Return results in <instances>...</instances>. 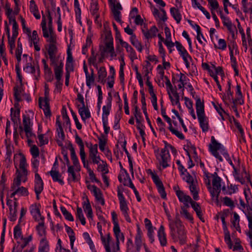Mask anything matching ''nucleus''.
I'll return each mask as SVG.
<instances>
[{
  "instance_id": "39448f33",
  "label": "nucleus",
  "mask_w": 252,
  "mask_h": 252,
  "mask_svg": "<svg viewBox=\"0 0 252 252\" xmlns=\"http://www.w3.org/2000/svg\"><path fill=\"white\" fill-rule=\"evenodd\" d=\"M223 146L220 143L218 142L214 136L211 137V144L209 145V149L212 154L220 161L221 162L223 161L222 157L219 155L218 152V150H220V152L222 151Z\"/></svg>"
},
{
  "instance_id": "5701e85b",
  "label": "nucleus",
  "mask_w": 252,
  "mask_h": 252,
  "mask_svg": "<svg viewBox=\"0 0 252 252\" xmlns=\"http://www.w3.org/2000/svg\"><path fill=\"white\" fill-rule=\"evenodd\" d=\"M68 149L70 151L71 159L72 160L73 164L74 166L77 167L78 165H79V162L76 155L75 149L71 143L68 145Z\"/></svg>"
},
{
  "instance_id": "423d86ee",
  "label": "nucleus",
  "mask_w": 252,
  "mask_h": 252,
  "mask_svg": "<svg viewBox=\"0 0 252 252\" xmlns=\"http://www.w3.org/2000/svg\"><path fill=\"white\" fill-rule=\"evenodd\" d=\"M49 59L51 64H56L58 61V58L57 57L58 48L56 45L48 44L46 46Z\"/></svg>"
},
{
  "instance_id": "72a5a7b5",
  "label": "nucleus",
  "mask_w": 252,
  "mask_h": 252,
  "mask_svg": "<svg viewBox=\"0 0 252 252\" xmlns=\"http://www.w3.org/2000/svg\"><path fill=\"white\" fill-rule=\"evenodd\" d=\"M240 217L236 212L233 213V219L232 220V226L236 228V229L239 232H241V228L239 225Z\"/></svg>"
},
{
  "instance_id": "603ef678",
  "label": "nucleus",
  "mask_w": 252,
  "mask_h": 252,
  "mask_svg": "<svg viewBox=\"0 0 252 252\" xmlns=\"http://www.w3.org/2000/svg\"><path fill=\"white\" fill-rule=\"evenodd\" d=\"M42 30L43 32V35L44 37H48L49 36V32L47 31L46 27V22L45 17L44 15L42 16V20L41 23Z\"/></svg>"
},
{
  "instance_id": "f257e3e1",
  "label": "nucleus",
  "mask_w": 252,
  "mask_h": 252,
  "mask_svg": "<svg viewBox=\"0 0 252 252\" xmlns=\"http://www.w3.org/2000/svg\"><path fill=\"white\" fill-rule=\"evenodd\" d=\"M169 227L172 239L175 241L178 240L181 245L185 244L187 239L186 232L180 219L177 218L175 220L169 219Z\"/></svg>"
},
{
  "instance_id": "58836bf2",
  "label": "nucleus",
  "mask_w": 252,
  "mask_h": 252,
  "mask_svg": "<svg viewBox=\"0 0 252 252\" xmlns=\"http://www.w3.org/2000/svg\"><path fill=\"white\" fill-rule=\"evenodd\" d=\"M131 43L137 49V50L141 52L142 51V46L140 42L137 39L136 35H132L130 37Z\"/></svg>"
},
{
  "instance_id": "a19ab883",
  "label": "nucleus",
  "mask_w": 252,
  "mask_h": 252,
  "mask_svg": "<svg viewBox=\"0 0 252 252\" xmlns=\"http://www.w3.org/2000/svg\"><path fill=\"white\" fill-rule=\"evenodd\" d=\"M17 207L14 205L8 207L10 212L9 218L11 221H14L17 219Z\"/></svg>"
},
{
  "instance_id": "0e129e2a",
  "label": "nucleus",
  "mask_w": 252,
  "mask_h": 252,
  "mask_svg": "<svg viewBox=\"0 0 252 252\" xmlns=\"http://www.w3.org/2000/svg\"><path fill=\"white\" fill-rule=\"evenodd\" d=\"M14 95L15 100L17 101H20L21 100V91L20 88L18 87H15L14 88Z\"/></svg>"
},
{
  "instance_id": "e2e57ef3",
  "label": "nucleus",
  "mask_w": 252,
  "mask_h": 252,
  "mask_svg": "<svg viewBox=\"0 0 252 252\" xmlns=\"http://www.w3.org/2000/svg\"><path fill=\"white\" fill-rule=\"evenodd\" d=\"M248 220V227L252 228V210H247L244 212Z\"/></svg>"
},
{
  "instance_id": "8fccbe9b",
  "label": "nucleus",
  "mask_w": 252,
  "mask_h": 252,
  "mask_svg": "<svg viewBox=\"0 0 252 252\" xmlns=\"http://www.w3.org/2000/svg\"><path fill=\"white\" fill-rule=\"evenodd\" d=\"M23 123L24 125V130L31 128L32 124L31 119L29 117H27L25 115L23 116Z\"/></svg>"
},
{
  "instance_id": "4be33fe9",
  "label": "nucleus",
  "mask_w": 252,
  "mask_h": 252,
  "mask_svg": "<svg viewBox=\"0 0 252 252\" xmlns=\"http://www.w3.org/2000/svg\"><path fill=\"white\" fill-rule=\"evenodd\" d=\"M24 70L26 72L34 74V76H35L36 79H37V77L39 76V67L35 68L30 63H28L27 64L26 66L25 67H24Z\"/></svg>"
},
{
  "instance_id": "4d7b16f0",
  "label": "nucleus",
  "mask_w": 252,
  "mask_h": 252,
  "mask_svg": "<svg viewBox=\"0 0 252 252\" xmlns=\"http://www.w3.org/2000/svg\"><path fill=\"white\" fill-rule=\"evenodd\" d=\"M227 30L231 34L232 38L233 39H235L236 35L237 33V30L236 26L233 24L226 27Z\"/></svg>"
},
{
  "instance_id": "f704fd0d",
  "label": "nucleus",
  "mask_w": 252,
  "mask_h": 252,
  "mask_svg": "<svg viewBox=\"0 0 252 252\" xmlns=\"http://www.w3.org/2000/svg\"><path fill=\"white\" fill-rule=\"evenodd\" d=\"M86 145L89 149L90 158L97 155L98 153L97 144L93 145L91 143L86 142Z\"/></svg>"
},
{
  "instance_id": "7c9ffc66",
  "label": "nucleus",
  "mask_w": 252,
  "mask_h": 252,
  "mask_svg": "<svg viewBox=\"0 0 252 252\" xmlns=\"http://www.w3.org/2000/svg\"><path fill=\"white\" fill-rule=\"evenodd\" d=\"M65 229L70 239L71 248L73 250L74 242L75 240L74 232L71 227L67 225H65Z\"/></svg>"
},
{
  "instance_id": "338daca9",
  "label": "nucleus",
  "mask_w": 252,
  "mask_h": 252,
  "mask_svg": "<svg viewBox=\"0 0 252 252\" xmlns=\"http://www.w3.org/2000/svg\"><path fill=\"white\" fill-rule=\"evenodd\" d=\"M39 105L40 108H42L43 109L50 107L48 100L46 97L42 101L41 98L40 97L39 98Z\"/></svg>"
},
{
  "instance_id": "c756f323",
  "label": "nucleus",
  "mask_w": 252,
  "mask_h": 252,
  "mask_svg": "<svg viewBox=\"0 0 252 252\" xmlns=\"http://www.w3.org/2000/svg\"><path fill=\"white\" fill-rule=\"evenodd\" d=\"M244 193L247 203V210H252V201L251 200L252 196L250 194V189H245Z\"/></svg>"
},
{
  "instance_id": "20e7f679",
  "label": "nucleus",
  "mask_w": 252,
  "mask_h": 252,
  "mask_svg": "<svg viewBox=\"0 0 252 252\" xmlns=\"http://www.w3.org/2000/svg\"><path fill=\"white\" fill-rule=\"evenodd\" d=\"M213 177L212 188L210 180H208V189L210 192L211 196L213 198H215L216 200L218 199L221 190V178L219 177L218 174L215 172L212 174Z\"/></svg>"
},
{
  "instance_id": "37998d69",
  "label": "nucleus",
  "mask_w": 252,
  "mask_h": 252,
  "mask_svg": "<svg viewBox=\"0 0 252 252\" xmlns=\"http://www.w3.org/2000/svg\"><path fill=\"white\" fill-rule=\"evenodd\" d=\"M180 214L187 220L190 221L191 222H193V217L192 215L188 212L185 207H181Z\"/></svg>"
},
{
  "instance_id": "e433bc0d",
  "label": "nucleus",
  "mask_w": 252,
  "mask_h": 252,
  "mask_svg": "<svg viewBox=\"0 0 252 252\" xmlns=\"http://www.w3.org/2000/svg\"><path fill=\"white\" fill-rule=\"evenodd\" d=\"M38 235L41 237H44L46 233L44 220H41L38 222V224L36 227Z\"/></svg>"
},
{
  "instance_id": "6ab92c4d",
  "label": "nucleus",
  "mask_w": 252,
  "mask_h": 252,
  "mask_svg": "<svg viewBox=\"0 0 252 252\" xmlns=\"http://www.w3.org/2000/svg\"><path fill=\"white\" fill-rule=\"evenodd\" d=\"M118 197L120 201V206L121 211L128 210V207L126 201L123 194V192L120 190H118Z\"/></svg>"
},
{
  "instance_id": "6e6d98bb",
  "label": "nucleus",
  "mask_w": 252,
  "mask_h": 252,
  "mask_svg": "<svg viewBox=\"0 0 252 252\" xmlns=\"http://www.w3.org/2000/svg\"><path fill=\"white\" fill-rule=\"evenodd\" d=\"M169 129L173 134L175 135L179 139L183 140L185 138L184 135L180 131L174 129L173 127L172 124L169 126Z\"/></svg>"
},
{
  "instance_id": "bb28decb",
  "label": "nucleus",
  "mask_w": 252,
  "mask_h": 252,
  "mask_svg": "<svg viewBox=\"0 0 252 252\" xmlns=\"http://www.w3.org/2000/svg\"><path fill=\"white\" fill-rule=\"evenodd\" d=\"M224 233V241L227 245L229 249H231L232 247V243L231 241L229 232L227 228L226 224L223 225Z\"/></svg>"
},
{
  "instance_id": "a211bd4d",
  "label": "nucleus",
  "mask_w": 252,
  "mask_h": 252,
  "mask_svg": "<svg viewBox=\"0 0 252 252\" xmlns=\"http://www.w3.org/2000/svg\"><path fill=\"white\" fill-rule=\"evenodd\" d=\"M43 189V182L38 174H35L34 191L42 192Z\"/></svg>"
},
{
  "instance_id": "f3484780",
  "label": "nucleus",
  "mask_w": 252,
  "mask_h": 252,
  "mask_svg": "<svg viewBox=\"0 0 252 252\" xmlns=\"http://www.w3.org/2000/svg\"><path fill=\"white\" fill-rule=\"evenodd\" d=\"M158 236L161 246H166L167 244V240L164 231V227L162 225H160L158 229Z\"/></svg>"
},
{
  "instance_id": "c85d7f7f",
  "label": "nucleus",
  "mask_w": 252,
  "mask_h": 252,
  "mask_svg": "<svg viewBox=\"0 0 252 252\" xmlns=\"http://www.w3.org/2000/svg\"><path fill=\"white\" fill-rule=\"evenodd\" d=\"M98 82L104 84L105 82V78L107 76V72L104 67L102 66L98 70Z\"/></svg>"
},
{
  "instance_id": "aec40b11",
  "label": "nucleus",
  "mask_w": 252,
  "mask_h": 252,
  "mask_svg": "<svg viewBox=\"0 0 252 252\" xmlns=\"http://www.w3.org/2000/svg\"><path fill=\"white\" fill-rule=\"evenodd\" d=\"M113 231L116 236L117 242H120V241H124L125 237L124 234L121 233L119 224L117 222H114Z\"/></svg>"
},
{
  "instance_id": "cd10ccee",
  "label": "nucleus",
  "mask_w": 252,
  "mask_h": 252,
  "mask_svg": "<svg viewBox=\"0 0 252 252\" xmlns=\"http://www.w3.org/2000/svg\"><path fill=\"white\" fill-rule=\"evenodd\" d=\"M94 190L92 193L94 196L96 200L102 205H104V200L102 197V194L100 189L97 187H94Z\"/></svg>"
},
{
  "instance_id": "de8ad7c7",
  "label": "nucleus",
  "mask_w": 252,
  "mask_h": 252,
  "mask_svg": "<svg viewBox=\"0 0 252 252\" xmlns=\"http://www.w3.org/2000/svg\"><path fill=\"white\" fill-rule=\"evenodd\" d=\"M61 211L65 218L69 221H73L74 219L72 215L63 206L61 207Z\"/></svg>"
},
{
  "instance_id": "864d4df0",
  "label": "nucleus",
  "mask_w": 252,
  "mask_h": 252,
  "mask_svg": "<svg viewBox=\"0 0 252 252\" xmlns=\"http://www.w3.org/2000/svg\"><path fill=\"white\" fill-rule=\"evenodd\" d=\"M47 39V41L49 42V44L56 45L57 43V36L55 33L53 32L49 33V36L46 37Z\"/></svg>"
},
{
  "instance_id": "f8f14e48",
  "label": "nucleus",
  "mask_w": 252,
  "mask_h": 252,
  "mask_svg": "<svg viewBox=\"0 0 252 252\" xmlns=\"http://www.w3.org/2000/svg\"><path fill=\"white\" fill-rule=\"evenodd\" d=\"M31 213L36 221L39 222L41 220H44V218L41 216L39 208L36 205L31 207Z\"/></svg>"
},
{
  "instance_id": "412c9836",
  "label": "nucleus",
  "mask_w": 252,
  "mask_h": 252,
  "mask_svg": "<svg viewBox=\"0 0 252 252\" xmlns=\"http://www.w3.org/2000/svg\"><path fill=\"white\" fill-rule=\"evenodd\" d=\"M176 194L179 201L182 203H185L186 202H190L192 200L189 195L185 194L184 192L180 189L176 190Z\"/></svg>"
},
{
  "instance_id": "5fc2aeb1",
  "label": "nucleus",
  "mask_w": 252,
  "mask_h": 252,
  "mask_svg": "<svg viewBox=\"0 0 252 252\" xmlns=\"http://www.w3.org/2000/svg\"><path fill=\"white\" fill-rule=\"evenodd\" d=\"M32 239V236L31 235L29 236L28 237L22 238L21 242H19L20 248L22 250L23 249L29 244V243L31 241Z\"/></svg>"
},
{
  "instance_id": "473e14b6",
  "label": "nucleus",
  "mask_w": 252,
  "mask_h": 252,
  "mask_svg": "<svg viewBox=\"0 0 252 252\" xmlns=\"http://www.w3.org/2000/svg\"><path fill=\"white\" fill-rule=\"evenodd\" d=\"M189 189L192 195L193 198L195 200H198L199 199V196L198 189L197 188V184L195 183L189 185Z\"/></svg>"
},
{
  "instance_id": "2eb2a0df",
  "label": "nucleus",
  "mask_w": 252,
  "mask_h": 252,
  "mask_svg": "<svg viewBox=\"0 0 252 252\" xmlns=\"http://www.w3.org/2000/svg\"><path fill=\"white\" fill-rule=\"evenodd\" d=\"M78 112L83 121H85L86 119L91 117V113L88 108L85 105L79 107L78 105Z\"/></svg>"
},
{
  "instance_id": "393cba45",
  "label": "nucleus",
  "mask_w": 252,
  "mask_h": 252,
  "mask_svg": "<svg viewBox=\"0 0 252 252\" xmlns=\"http://www.w3.org/2000/svg\"><path fill=\"white\" fill-rule=\"evenodd\" d=\"M30 10L31 13L33 14L34 16L37 19L40 18V15L39 13L37 6L33 0H31L30 3Z\"/></svg>"
},
{
  "instance_id": "a878e982",
  "label": "nucleus",
  "mask_w": 252,
  "mask_h": 252,
  "mask_svg": "<svg viewBox=\"0 0 252 252\" xmlns=\"http://www.w3.org/2000/svg\"><path fill=\"white\" fill-rule=\"evenodd\" d=\"M49 173L54 182H58L62 185L64 184V182L61 178L62 175L59 171L52 169Z\"/></svg>"
},
{
  "instance_id": "c03bdc74",
  "label": "nucleus",
  "mask_w": 252,
  "mask_h": 252,
  "mask_svg": "<svg viewBox=\"0 0 252 252\" xmlns=\"http://www.w3.org/2000/svg\"><path fill=\"white\" fill-rule=\"evenodd\" d=\"M22 179V175L21 173H19V174H17L16 178L14 179L13 181V183L11 186V190H14L17 189L16 188L19 187L21 183Z\"/></svg>"
},
{
  "instance_id": "79ce46f5",
  "label": "nucleus",
  "mask_w": 252,
  "mask_h": 252,
  "mask_svg": "<svg viewBox=\"0 0 252 252\" xmlns=\"http://www.w3.org/2000/svg\"><path fill=\"white\" fill-rule=\"evenodd\" d=\"M20 111L19 109L16 110H14L13 108L11 109V120L14 122V123H17L18 121L20 122V120L19 118L20 117Z\"/></svg>"
},
{
  "instance_id": "680f3d73",
  "label": "nucleus",
  "mask_w": 252,
  "mask_h": 252,
  "mask_svg": "<svg viewBox=\"0 0 252 252\" xmlns=\"http://www.w3.org/2000/svg\"><path fill=\"white\" fill-rule=\"evenodd\" d=\"M86 85L89 88L91 87V85L92 83H94V71L92 69L91 75H90L89 74L87 75V76H86Z\"/></svg>"
},
{
  "instance_id": "052dcab7",
  "label": "nucleus",
  "mask_w": 252,
  "mask_h": 252,
  "mask_svg": "<svg viewBox=\"0 0 252 252\" xmlns=\"http://www.w3.org/2000/svg\"><path fill=\"white\" fill-rule=\"evenodd\" d=\"M16 191L17 192V194H19L20 196H27L29 194L28 190L27 188L20 187L16 189Z\"/></svg>"
},
{
  "instance_id": "a18cd8bd",
  "label": "nucleus",
  "mask_w": 252,
  "mask_h": 252,
  "mask_svg": "<svg viewBox=\"0 0 252 252\" xmlns=\"http://www.w3.org/2000/svg\"><path fill=\"white\" fill-rule=\"evenodd\" d=\"M67 172L68 173V181H75L76 180V175L74 170V167L73 166L68 165Z\"/></svg>"
},
{
  "instance_id": "3c124183",
  "label": "nucleus",
  "mask_w": 252,
  "mask_h": 252,
  "mask_svg": "<svg viewBox=\"0 0 252 252\" xmlns=\"http://www.w3.org/2000/svg\"><path fill=\"white\" fill-rule=\"evenodd\" d=\"M49 246L47 242L42 238V242L39 247L38 252H48Z\"/></svg>"
},
{
  "instance_id": "9d476101",
  "label": "nucleus",
  "mask_w": 252,
  "mask_h": 252,
  "mask_svg": "<svg viewBox=\"0 0 252 252\" xmlns=\"http://www.w3.org/2000/svg\"><path fill=\"white\" fill-rule=\"evenodd\" d=\"M92 0V2L91 3L90 7L91 13L94 17L95 22L101 26V23H99L98 20L99 15L98 14V6L97 2L96 0Z\"/></svg>"
},
{
  "instance_id": "bf43d9fd",
  "label": "nucleus",
  "mask_w": 252,
  "mask_h": 252,
  "mask_svg": "<svg viewBox=\"0 0 252 252\" xmlns=\"http://www.w3.org/2000/svg\"><path fill=\"white\" fill-rule=\"evenodd\" d=\"M30 152L33 158H36L39 157V149L36 145H34L32 146Z\"/></svg>"
},
{
  "instance_id": "774afa93",
  "label": "nucleus",
  "mask_w": 252,
  "mask_h": 252,
  "mask_svg": "<svg viewBox=\"0 0 252 252\" xmlns=\"http://www.w3.org/2000/svg\"><path fill=\"white\" fill-rule=\"evenodd\" d=\"M126 52L129 54V57L130 58V60L133 61V60L136 59L137 56L133 48L132 47H130L128 49H126Z\"/></svg>"
},
{
  "instance_id": "f03ea898",
  "label": "nucleus",
  "mask_w": 252,
  "mask_h": 252,
  "mask_svg": "<svg viewBox=\"0 0 252 252\" xmlns=\"http://www.w3.org/2000/svg\"><path fill=\"white\" fill-rule=\"evenodd\" d=\"M104 27L105 29V46L102 51V53H109L112 58L116 56L115 52L114 47L113 45V38L111 32L109 29L107 27V23L104 24Z\"/></svg>"
},
{
  "instance_id": "49530a36",
  "label": "nucleus",
  "mask_w": 252,
  "mask_h": 252,
  "mask_svg": "<svg viewBox=\"0 0 252 252\" xmlns=\"http://www.w3.org/2000/svg\"><path fill=\"white\" fill-rule=\"evenodd\" d=\"M148 173L151 174L153 181L156 185L157 187L163 185L158 176L153 173L151 169L148 170Z\"/></svg>"
},
{
  "instance_id": "1a4fd4ad",
  "label": "nucleus",
  "mask_w": 252,
  "mask_h": 252,
  "mask_svg": "<svg viewBox=\"0 0 252 252\" xmlns=\"http://www.w3.org/2000/svg\"><path fill=\"white\" fill-rule=\"evenodd\" d=\"M112 105V97H108L107 99V104L102 107V121H108V116L110 114Z\"/></svg>"
},
{
  "instance_id": "2f4dec72",
  "label": "nucleus",
  "mask_w": 252,
  "mask_h": 252,
  "mask_svg": "<svg viewBox=\"0 0 252 252\" xmlns=\"http://www.w3.org/2000/svg\"><path fill=\"white\" fill-rule=\"evenodd\" d=\"M9 23L12 24V35L13 38H16L18 34V25L14 18H9Z\"/></svg>"
},
{
  "instance_id": "b1692460",
  "label": "nucleus",
  "mask_w": 252,
  "mask_h": 252,
  "mask_svg": "<svg viewBox=\"0 0 252 252\" xmlns=\"http://www.w3.org/2000/svg\"><path fill=\"white\" fill-rule=\"evenodd\" d=\"M198 119L199 121V125L202 128V130L203 132H206L208 130V122L206 117L205 115H201L200 116H198Z\"/></svg>"
},
{
  "instance_id": "69168bd1",
  "label": "nucleus",
  "mask_w": 252,
  "mask_h": 252,
  "mask_svg": "<svg viewBox=\"0 0 252 252\" xmlns=\"http://www.w3.org/2000/svg\"><path fill=\"white\" fill-rule=\"evenodd\" d=\"M223 200L225 205L230 207L231 209H233L235 207L234 202L230 198L226 196L223 198Z\"/></svg>"
},
{
  "instance_id": "dca6fc26",
  "label": "nucleus",
  "mask_w": 252,
  "mask_h": 252,
  "mask_svg": "<svg viewBox=\"0 0 252 252\" xmlns=\"http://www.w3.org/2000/svg\"><path fill=\"white\" fill-rule=\"evenodd\" d=\"M189 203L193 210L195 212L197 217L201 220L204 221L203 213L199 204L192 200L189 202Z\"/></svg>"
},
{
  "instance_id": "ddd939ff",
  "label": "nucleus",
  "mask_w": 252,
  "mask_h": 252,
  "mask_svg": "<svg viewBox=\"0 0 252 252\" xmlns=\"http://www.w3.org/2000/svg\"><path fill=\"white\" fill-rule=\"evenodd\" d=\"M53 64L55 66L54 72L55 78L56 80H58V83H60V81L61 80L63 73V63L61 62L59 65H58L57 63H56V64Z\"/></svg>"
},
{
  "instance_id": "ea45409f",
  "label": "nucleus",
  "mask_w": 252,
  "mask_h": 252,
  "mask_svg": "<svg viewBox=\"0 0 252 252\" xmlns=\"http://www.w3.org/2000/svg\"><path fill=\"white\" fill-rule=\"evenodd\" d=\"M170 13L177 23H179L181 20V15L178 9L175 7L170 8Z\"/></svg>"
},
{
  "instance_id": "09e8293b",
  "label": "nucleus",
  "mask_w": 252,
  "mask_h": 252,
  "mask_svg": "<svg viewBox=\"0 0 252 252\" xmlns=\"http://www.w3.org/2000/svg\"><path fill=\"white\" fill-rule=\"evenodd\" d=\"M76 216L79 219L82 225L86 224L85 218H84L81 208L78 207L76 210Z\"/></svg>"
},
{
  "instance_id": "4468645a",
  "label": "nucleus",
  "mask_w": 252,
  "mask_h": 252,
  "mask_svg": "<svg viewBox=\"0 0 252 252\" xmlns=\"http://www.w3.org/2000/svg\"><path fill=\"white\" fill-rule=\"evenodd\" d=\"M195 98L196 99L195 105L197 117L205 115L203 102L201 101L198 96H196Z\"/></svg>"
},
{
  "instance_id": "6e6552de",
  "label": "nucleus",
  "mask_w": 252,
  "mask_h": 252,
  "mask_svg": "<svg viewBox=\"0 0 252 252\" xmlns=\"http://www.w3.org/2000/svg\"><path fill=\"white\" fill-rule=\"evenodd\" d=\"M111 6L112 12L115 20L119 23H121L120 10L122 9V7L121 4L119 2L117 3L115 2L112 4Z\"/></svg>"
},
{
  "instance_id": "c9c22d12",
  "label": "nucleus",
  "mask_w": 252,
  "mask_h": 252,
  "mask_svg": "<svg viewBox=\"0 0 252 252\" xmlns=\"http://www.w3.org/2000/svg\"><path fill=\"white\" fill-rule=\"evenodd\" d=\"M122 105L121 104L119 106L120 113H119V112H117L115 116V121H114V125L113 126V128L115 130H118L120 128V126H119V122L121 118V113L122 112Z\"/></svg>"
},
{
  "instance_id": "4c0bfd02",
  "label": "nucleus",
  "mask_w": 252,
  "mask_h": 252,
  "mask_svg": "<svg viewBox=\"0 0 252 252\" xmlns=\"http://www.w3.org/2000/svg\"><path fill=\"white\" fill-rule=\"evenodd\" d=\"M160 11L163 15L162 17L159 16L160 12L156 8H155L153 11V14L156 19L158 18L160 20H162L163 21H165L167 20L166 12L163 9H161Z\"/></svg>"
},
{
  "instance_id": "13d9d810",
  "label": "nucleus",
  "mask_w": 252,
  "mask_h": 252,
  "mask_svg": "<svg viewBox=\"0 0 252 252\" xmlns=\"http://www.w3.org/2000/svg\"><path fill=\"white\" fill-rule=\"evenodd\" d=\"M212 103L215 109L217 110L218 113L221 117V119L222 120H224L225 118L223 116V114H225L224 110L222 108V107L220 105H216L214 102H212Z\"/></svg>"
},
{
  "instance_id": "0eeeda50",
  "label": "nucleus",
  "mask_w": 252,
  "mask_h": 252,
  "mask_svg": "<svg viewBox=\"0 0 252 252\" xmlns=\"http://www.w3.org/2000/svg\"><path fill=\"white\" fill-rule=\"evenodd\" d=\"M140 93H141V94L142 95V97H141L142 109L143 110L144 114L145 116L146 119V120L147 121V123L149 124V126H150V128H151V129L153 134L155 136H156V132H155L154 128L151 125V121L150 120V119L148 117V113H147V112L146 103V100H145L144 92L143 91H140Z\"/></svg>"
},
{
  "instance_id": "7ed1b4c3",
  "label": "nucleus",
  "mask_w": 252,
  "mask_h": 252,
  "mask_svg": "<svg viewBox=\"0 0 252 252\" xmlns=\"http://www.w3.org/2000/svg\"><path fill=\"white\" fill-rule=\"evenodd\" d=\"M154 153L159 164L163 169L169 166L168 162L170 160V155L166 146L160 150L158 148L155 150Z\"/></svg>"
},
{
  "instance_id": "9b49d317",
  "label": "nucleus",
  "mask_w": 252,
  "mask_h": 252,
  "mask_svg": "<svg viewBox=\"0 0 252 252\" xmlns=\"http://www.w3.org/2000/svg\"><path fill=\"white\" fill-rule=\"evenodd\" d=\"M142 32L145 37L149 39L156 36L158 29L155 26H153L149 30L142 29Z\"/></svg>"
}]
</instances>
